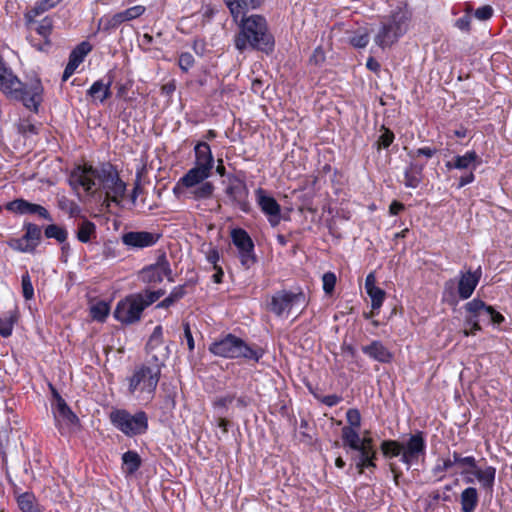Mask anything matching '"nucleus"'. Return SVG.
<instances>
[{
	"label": "nucleus",
	"mask_w": 512,
	"mask_h": 512,
	"mask_svg": "<svg viewBox=\"0 0 512 512\" xmlns=\"http://www.w3.org/2000/svg\"><path fill=\"white\" fill-rule=\"evenodd\" d=\"M455 27L463 32H470L471 30V15L467 12L455 21Z\"/></svg>",
	"instance_id": "13d9d810"
},
{
	"label": "nucleus",
	"mask_w": 512,
	"mask_h": 512,
	"mask_svg": "<svg viewBox=\"0 0 512 512\" xmlns=\"http://www.w3.org/2000/svg\"><path fill=\"white\" fill-rule=\"evenodd\" d=\"M436 153H437V149H435V148L423 147V148L417 149L414 152V156H425L427 158H431Z\"/></svg>",
	"instance_id": "0e129e2a"
},
{
	"label": "nucleus",
	"mask_w": 512,
	"mask_h": 512,
	"mask_svg": "<svg viewBox=\"0 0 512 512\" xmlns=\"http://www.w3.org/2000/svg\"><path fill=\"white\" fill-rule=\"evenodd\" d=\"M95 232V224L89 220H84L79 224L77 239L82 243H87L90 241L91 236L94 235Z\"/></svg>",
	"instance_id": "e433bc0d"
},
{
	"label": "nucleus",
	"mask_w": 512,
	"mask_h": 512,
	"mask_svg": "<svg viewBox=\"0 0 512 512\" xmlns=\"http://www.w3.org/2000/svg\"><path fill=\"white\" fill-rule=\"evenodd\" d=\"M143 310L142 298L135 294L118 303L114 316L120 322L130 324L140 319Z\"/></svg>",
	"instance_id": "f8f14e48"
},
{
	"label": "nucleus",
	"mask_w": 512,
	"mask_h": 512,
	"mask_svg": "<svg viewBox=\"0 0 512 512\" xmlns=\"http://www.w3.org/2000/svg\"><path fill=\"white\" fill-rule=\"evenodd\" d=\"M494 10L490 5H484L477 8L474 16L481 21H487L493 16Z\"/></svg>",
	"instance_id": "4d7b16f0"
},
{
	"label": "nucleus",
	"mask_w": 512,
	"mask_h": 512,
	"mask_svg": "<svg viewBox=\"0 0 512 512\" xmlns=\"http://www.w3.org/2000/svg\"><path fill=\"white\" fill-rule=\"evenodd\" d=\"M146 11L145 6L143 5H135L132 7H129L123 11H120V15L123 19V22L132 21L134 19H137L141 17Z\"/></svg>",
	"instance_id": "a19ab883"
},
{
	"label": "nucleus",
	"mask_w": 512,
	"mask_h": 512,
	"mask_svg": "<svg viewBox=\"0 0 512 512\" xmlns=\"http://www.w3.org/2000/svg\"><path fill=\"white\" fill-rule=\"evenodd\" d=\"M0 90L9 99L20 101L34 112L42 102L43 87L38 78L22 82L9 66H0Z\"/></svg>",
	"instance_id": "f03ea898"
},
{
	"label": "nucleus",
	"mask_w": 512,
	"mask_h": 512,
	"mask_svg": "<svg viewBox=\"0 0 512 512\" xmlns=\"http://www.w3.org/2000/svg\"><path fill=\"white\" fill-rule=\"evenodd\" d=\"M383 129H384V132H383V134L380 135V137L377 141L378 149L388 148L394 140L393 132L384 127H383Z\"/></svg>",
	"instance_id": "5fc2aeb1"
},
{
	"label": "nucleus",
	"mask_w": 512,
	"mask_h": 512,
	"mask_svg": "<svg viewBox=\"0 0 512 512\" xmlns=\"http://www.w3.org/2000/svg\"><path fill=\"white\" fill-rule=\"evenodd\" d=\"M322 403H324L327 406H335L341 401V397L338 395H327L322 398Z\"/></svg>",
	"instance_id": "338daca9"
},
{
	"label": "nucleus",
	"mask_w": 512,
	"mask_h": 512,
	"mask_svg": "<svg viewBox=\"0 0 512 512\" xmlns=\"http://www.w3.org/2000/svg\"><path fill=\"white\" fill-rule=\"evenodd\" d=\"M196 166L211 172L213 156L210 146L206 142H200L195 146Z\"/></svg>",
	"instance_id": "393cba45"
},
{
	"label": "nucleus",
	"mask_w": 512,
	"mask_h": 512,
	"mask_svg": "<svg viewBox=\"0 0 512 512\" xmlns=\"http://www.w3.org/2000/svg\"><path fill=\"white\" fill-rule=\"evenodd\" d=\"M14 325V319L12 316L0 318V335L2 337H8L11 335Z\"/></svg>",
	"instance_id": "603ef678"
},
{
	"label": "nucleus",
	"mask_w": 512,
	"mask_h": 512,
	"mask_svg": "<svg viewBox=\"0 0 512 512\" xmlns=\"http://www.w3.org/2000/svg\"><path fill=\"white\" fill-rule=\"evenodd\" d=\"M343 445L348 446L355 451L352 461L355 463L358 472L362 474L365 468H375L376 451L374 441L365 431L363 438H360L358 429L353 427H343L342 431Z\"/></svg>",
	"instance_id": "39448f33"
},
{
	"label": "nucleus",
	"mask_w": 512,
	"mask_h": 512,
	"mask_svg": "<svg viewBox=\"0 0 512 512\" xmlns=\"http://www.w3.org/2000/svg\"><path fill=\"white\" fill-rule=\"evenodd\" d=\"M184 336L187 341V345L190 351L194 349V339L190 330V325L188 322L183 323Z\"/></svg>",
	"instance_id": "e2e57ef3"
},
{
	"label": "nucleus",
	"mask_w": 512,
	"mask_h": 512,
	"mask_svg": "<svg viewBox=\"0 0 512 512\" xmlns=\"http://www.w3.org/2000/svg\"><path fill=\"white\" fill-rule=\"evenodd\" d=\"M109 310L108 304L100 301L91 306L90 312L94 320L103 321L108 316Z\"/></svg>",
	"instance_id": "79ce46f5"
},
{
	"label": "nucleus",
	"mask_w": 512,
	"mask_h": 512,
	"mask_svg": "<svg viewBox=\"0 0 512 512\" xmlns=\"http://www.w3.org/2000/svg\"><path fill=\"white\" fill-rule=\"evenodd\" d=\"M159 240V235L148 231H131L123 234L122 242L132 248L153 246Z\"/></svg>",
	"instance_id": "f3484780"
},
{
	"label": "nucleus",
	"mask_w": 512,
	"mask_h": 512,
	"mask_svg": "<svg viewBox=\"0 0 512 512\" xmlns=\"http://www.w3.org/2000/svg\"><path fill=\"white\" fill-rule=\"evenodd\" d=\"M231 13L235 16L244 13V9L256 8L260 5L261 0H225Z\"/></svg>",
	"instance_id": "473e14b6"
},
{
	"label": "nucleus",
	"mask_w": 512,
	"mask_h": 512,
	"mask_svg": "<svg viewBox=\"0 0 512 512\" xmlns=\"http://www.w3.org/2000/svg\"><path fill=\"white\" fill-rule=\"evenodd\" d=\"M348 425L346 427H353L359 429L361 426V415L358 409H349L346 413Z\"/></svg>",
	"instance_id": "3c124183"
},
{
	"label": "nucleus",
	"mask_w": 512,
	"mask_h": 512,
	"mask_svg": "<svg viewBox=\"0 0 512 512\" xmlns=\"http://www.w3.org/2000/svg\"><path fill=\"white\" fill-rule=\"evenodd\" d=\"M479 277V275L472 273L471 271L462 274L458 284L459 296L462 299H468L472 295L478 284Z\"/></svg>",
	"instance_id": "5701e85b"
},
{
	"label": "nucleus",
	"mask_w": 512,
	"mask_h": 512,
	"mask_svg": "<svg viewBox=\"0 0 512 512\" xmlns=\"http://www.w3.org/2000/svg\"><path fill=\"white\" fill-rule=\"evenodd\" d=\"M481 164V158L475 151H468L464 155H457L447 161L445 166L448 170H469L474 171Z\"/></svg>",
	"instance_id": "6ab92c4d"
},
{
	"label": "nucleus",
	"mask_w": 512,
	"mask_h": 512,
	"mask_svg": "<svg viewBox=\"0 0 512 512\" xmlns=\"http://www.w3.org/2000/svg\"><path fill=\"white\" fill-rule=\"evenodd\" d=\"M17 503L22 512H40L36 504L35 496L25 492L18 496Z\"/></svg>",
	"instance_id": "f704fd0d"
},
{
	"label": "nucleus",
	"mask_w": 512,
	"mask_h": 512,
	"mask_svg": "<svg viewBox=\"0 0 512 512\" xmlns=\"http://www.w3.org/2000/svg\"><path fill=\"white\" fill-rule=\"evenodd\" d=\"M306 303V296L303 292L293 293L282 290L272 296L269 310L277 316H281L284 313H290L293 309H303Z\"/></svg>",
	"instance_id": "9d476101"
},
{
	"label": "nucleus",
	"mask_w": 512,
	"mask_h": 512,
	"mask_svg": "<svg viewBox=\"0 0 512 512\" xmlns=\"http://www.w3.org/2000/svg\"><path fill=\"white\" fill-rule=\"evenodd\" d=\"M163 331L161 326H156L147 343L148 352L151 353L162 344Z\"/></svg>",
	"instance_id": "09e8293b"
},
{
	"label": "nucleus",
	"mask_w": 512,
	"mask_h": 512,
	"mask_svg": "<svg viewBox=\"0 0 512 512\" xmlns=\"http://www.w3.org/2000/svg\"><path fill=\"white\" fill-rule=\"evenodd\" d=\"M235 44L239 50L250 46L253 49L270 54L274 51L275 40L268 31L266 19L260 15H252L242 20L241 33Z\"/></svg>",
	"instance_id": "7ed1b4c3"
},
{
	"label": "nucleus",
	"mask_w": 512,
	"mask_h": 512,
	"mask_svg": "<svg viewBox=\"0 0 512 512\" xmlns=\"http://www.w3.org/2000/svg\"><path fill=\"white\" fill-rule=\"evenodd\" d=\"M452 464H458L464 469H475L476 468V459L473 456L462 457L458 452L453 453Z\"/></svg>",
	"instance_id": "49530a36"
},
{
	"label": "nucleus",
	"mask_w": 512,
	"mask_h": 512,
	"mask_svg": "<svg viewBox=\"0 0 512 512\" xmlns=\"http://www.w3.org/2000/svg\"><path fill=\"white\" fill-rule=\"evenodd\" d=\"M69 184L74 190L82 188L87 194L94 195L98 190L104 192L103 205L110 206L113 202L119 205L125 196L126 184L111 164H103L100 168L92 165H78L69 175Z\"/></svg>",
	"instance_id": "f257e3e1"
},
{
	"label": "nucleus",
	"mask_w": 512,
	"mask_h": 512,
	"mask_svg": "<svg viewBox=\"0 0 512 512\" xmlns=\"http://www.w3.org/2000/svg\"><path fill=\"white\" fill-rule=\"evenodd\" d=\"M257 199L261 210L269 217L270 224L277 226L280 222V205L273 197L266 195L261 188L257 190Z\"/></svg>",
	"instance_id": "a211bd4d"
},
{
	"label": "nucleus",
	"mask_w": 512,
	"mask_h": 512,
	"mask_svg": "<svg viewBox=\"0 0 512 512\" xmlns=\"http://www.w3.org/2000/svg\"><path fill=\"white\" fill-rule=\"evenodd\" d=\"M370 41V36L367 32L364 31H357L353 33V35L349 38V43L354 48H364L368 45Z\"/></svg>",
	"instance_id": "a18cd8bd"
},
{
	"label": "nucleus",
	"mask_w": 512,
	"mask_h": 512,
	"mask_svg": "<svg viewBox=\"0 0 512 512\" xmlns=\"http://www.w3.org/2000/svg\"><path fill=\"white\" fill-rule=\"evenodd\" d=\"M58 4L54 0H39L34 6L24 14L25 24L28 29L35 25V18L56 7Z\"/></svg>",
	"instance_id": "412c9836"
},
{
	"label": "nucleus",
	"mask_w": 512,
	"mask_h": 512,
	"mask_svg": "<svg viewBox=\"0 0 512 512\" xmlns=\"http://www.w3.org/2000/svg\"><path fill=\"white\" fill-rule=\"evenodd\" d=\"M219 252L216 249H211L207 253V260L209 263L214 265V268H217V262L219 261Z\"/></svg>",
	"instance_id": "774afa93"
},
{
	"label": "nucleus",
	"mask_w": 512,
	"mask_h": 512,
	"mask_svg": "<svg viewBox=\"0 0 512 512\" xmlns=\"http://www.w3.org/2000/svg\"><path fill=\"white\" fill-rule=\"evenodd\" d=\"M485 489H492L495 481L496 469L489 466L485 469L475 468L471 471Z\"/></svg>",
	"instance_id": "c85d7f7f"
},
{
	"label": "nucleus",
	"mask_w": 512,
	"mask_h": 512,
	"mask_svg": "<svg viewBox=\"0 0 512 512\" xmlns=\"http://www.w3.org/2000/svg\"><path fill=\"white\" fill-rule=\"evenodd\" d=\"M461 506L463 512H473L478 504V493L474 487H468L461 493Z\"/></svg>",
	"instance_id": "c756f323"
},
{
	"label": "nucleus",
	"mask_w": 512,
	"mask_h": 512,
	"mask_svg": "<svg viewBox=\"0 0 512 512\" xmlns=\"http://www.w3.org/2000/svg\"><path fill=\"white\" fill-rule=\"evenodd\" d=\"M92 49L93 45L89 41L84 40L80 42L71 51L67 64H81L84 62L86 56L92 51Z\"/></svg>",
	"instance_id": "cd10ccee"
},
{
	"label": "nucleus",
	"mask_w": 512,
	"mask_h": 512,
	"mask_svg": "<svg viewBox=\"0 0 512 512\" xmlns=\"http://www.w3.org/2000/svg\"><path fill=\"white\" fill-rule=\"evenodd\" d=\"M173 282L172 270L165 257H161L156 264L143 269L140 273V279L144 283H160L163 279Z\"/></svg>",
	"instance_id": "2eb2a0df"
},
{
	"label": "nucleus",
	"mask_w": 512,
	"mask_h": 512,
	"mask_svg": "<svg viewBox=\"0 0 512 512\" xmlns=\"http://www.w3.org/2000/svg\"><path fill=\"white\" fill-rule=\"evenodd\" d=\"M142 298V306L145 309L147 306L157 301V295L154 291L146 290L143 293H138Z\"/></svg>",
	"instance_id": "bf43d9fd"
},
{
	"label": "nucleus",
	"mask_w": 512,
	"mask_h": 512,
	"mask_svg": "<svg viewBox=\"0 0 512 512\" xmlns=\"http://www.w3.org/2000/svg\"><path fill=\"white\" fill-rule=\"evenodd\" d=\"M466 311L478 322L500 324L504 321V317L492 306H487L483 301L473 299L465 305Z\"/></svg>",
	"instance_id": "4468645a"
},
{
	"label": "nucleus",
	"mask_w": 512,
	"mask_h": 512,
	"mask_svg": "<svg viewBox=\"0 0 512 512\" xmlns=\"http://www.w3.org/2000/svg\"><path fill=\"white\" fill-rule=\"evenodd\" d=\"M210 176V171L195 166L190 169L179 181L183 186L187 188H193L196 185L203 183L205 179Z\"/></svg>",
	"instance_id": "b1692460"
},
{
	"label": "nucleus",
	"mask_w": 512,
	"mask_h": 512,
	"mask_svg": "<svg viewBox=\"0 0 512 512\" xmlns=\"http://www.w3.org/2000/svg\"><path fill=\"white\" fill-rule=\"evenodd\" d=\"M35 31L43 38V46L51 44L50 36L53 31V19L50 16L44 17L40 22H36Z\"/></svg>",
	"instance_id": "7c9ffc66"
},
{
	"label": "nucleus",
	"mask_w": 512,
	"mask_h": 512,
	"mask_svg": "<svg viewBox=\"0 0 512 512\" xmlns=\"http://www.w3.org/2000/svg\"><path fill=\"white\" fill-rule=\"evenodd\" d=\"M123 19L120 15V12L109 15L106 14L102 16L98 21V30L103 31L105 33H111L115 31L123 24Z\"/></svg>",
	"instance_id": "bb28decb"
},
{
	"label": "nucleus",
	"mask_w": 512,
	"mask_h": 512,
	"mask_svg": "<svg viewBox=\"0 0 512 512\" xmlns=\"http://www.w3.org/2000/svg\"><path fill=\"white\" fill-rule=\"evenodd\" d=\"M209 351L219 357L230 359L243 358L253 360L256 363L263 356L261 348L250 346L233 334H227L222 339L213 342L209 347Z\"/></svg>",
	"instance_id": "423d86ee"
},
{
	"label": "nucleus",
	"mask_w": 512,
	"mask_h": 512,
	"mask_svg": "<svg viewBox=\"0 0 512 512\" xmlns=\"http://www.w3.org/2000/svg\"><path fill=\"white\" fill-rule=\"evenodd\" d=\"M381 450L383 455L388 458L402 456L403 445L400 441L396 440H384L381 443Z\"/></svg>",
	"instance_id": "c9c22d12"
},
{
	"label": "nucleus",
	"mask_w": 512,
	"mask_h": 512,
	"mask_svg": "<svg viewBox=\"0 0 512 512\" xmlns=\"http://www.w3.org/2000/svg\"><path fill=\"white\" fill-rule=\"evenodd\" d=\"M5 209L19 215L34 214L49 221L53 220L50 213L45 207L39 204L30 203L21 198L8 202L5 205Z\"/></svg>",
	"instance_id": "dca6fc26"
},
{
	"label": "nucleus",
	"mask_w": 512,
	"mask_h": 512,
	"mask_svg": "<svg viewBox=\"0 0 512 512\" xmlns=\"http://www.w3.org/2000/svg\"><path fill=\"white\" fill-rule=\"evenodd\" d=\"M152 358L156 362L154 365L137 366L132 375L127 378L129 393L141 400L149 401L153 398L160 379L165 354L161 358L153 354Z\"/></svg>",
	"instance_id": "20e7f679"
},
{
	"label": "nucleus",
	"mask_w": 512,
	"mask_h": 512,
	"mask_svg": "<svg viewBox=\"0 0 512 512\" xmlns=\"http://www.w3.org/2000/svg\"><path fill=\"white\" fill-rule=\"evenodd\" d=\"M423 177V165L411 163L404 173V185L408 188H416Z\"/></svg>",
	"instance_id": "a878e982"
},
{
	"label": "nucleus",
	"mask_w": 512,
	"mask_h": 512,
	"mask_svg": "<svg viewBox=\"0 0 512 512\" xmlns=\"http://www.w3.org/2000/svg\"><path fill=\"white\" fill-rule=\"evenodd\" d=\"M323 290L326 294H331L335 288L336 276L332 272H326L323 277Z\"/></svg>",
	"instance_id": "864d4df0"
},
{
	"label": "nucleus",
	"mask_w": 512,
	"mask_h": 512,
	"mask_svg": "<svg viewBox=\"0 0 512 512\" xmlns=\"http://www.w3.org/2000/svg\"><path fill=\"white\" fill-rule=\"evenodd\" d=\"M401 444L403 445L401 461L408 468L425 457L426 442L422 432L411 434L406 441H401Z\"/></svg>",
	"instance_id": "9b49d317"
},
{
	"label": "nucleus",
	"mask_w": 512,
	"mask_h": 512,
	"mask_svg": "<svg viewBox=\"0 0 512 512\" xmlns=\"http://www.w3.org/2000/svg\"><path fill=\"white\" fill-rule=\"evenodd\" d=\"M206 42L203 39H196L193 42V50L195 54H197L200 57H203L206 55L207 52H210L207 50Z\"/></svg>",
	"instance_id": "052dcab7"
},
{
	"label": "nucleus",
	"mask_w": 512,
	"mask_h": 512,
	"mask_svg": "<svg viewBox=\"0 0 512 512\" xmlns=\"http://www.w3.org/2000/svg\"><path fill=\"white\" fill-rule=\"evenodd\" d=\"M25 234L24 237L29 243H35V246L38 244V241L41 238V229L39 226L33 223L25 224Z\"/></svg>",
	"instance_id": "c03bdc74"
},
{
	"label": "nucleus",
	"mask_w": 512,
	"mask_h": 512,
	"mask_svg": "<svg viewBox=\"0 0 512 512\" xmlns=\"http://www.w3.org/2000/svg\"><path fill=\"white\" fill-rule=\"evenodd\" d=\"M475 176L473 171H469L468 173H465L462 175L459 179L458 188H462L466 186L467 184H470L474 181Z\"/></svg>",
	"instance_id": "69168bd1"
},
{
	"label": "nucleus",
	"mask_w": 512,
	"mask_h": 512,
	"mask_svg": "<svg viewBox=\"0 0 512 512\" xmlns=\"http://www.w3.org/2000/svg\"><path fill=\"white\" fill-rule=\"evenodd\" d=\"M111 84V79H109L107 83H104L102 80L96 81L88 90V94L91 97L99 99L101 102H103L110 96Z\"/></svg>",
	"instance_id": "2f4dec72"
},
{
	"label": "nucleus",
	"mask_w": 512,
	"mask_h": 512,
	"mask_svg": "<svg viewBox=\"0 0 512 512\" xmlns=\"http://www.w3.org/2000/svg\"><path fill=\"white\" fill-rule=\"evenodd\" d=\"M190 189V194L195 200L208 199L213 195L214 185L211 182H203Z\"/></svg>",
	"instance_id": "72a5a7b5"
},
{
	"label": "nucleus",
	"mask_w": 512,
	"mask_h": 512,
	"mask_svg": "<svg viewBox=\"0 0 512 512\" xmlns=\"http://www.w3.org/2000/svg\"><path fill=\"white\" fill-rule=\"evenodd\" d=\"M231 238L239 250L241 264L246 269L250 268L256 262V257L253 253L254 244L251 237L245 230L238 228L232 230Z\"/></svg>",
	"instance_id": "ddd939ff"
},
{
	"label": "nucleus",
	"mask_w": 512,
	"mask_h": 512,
	"mask_svg": "<svg viewBox=\"0 0 512 512\" xmlns=\"http://www.w3.org/2000/svg\"><path fill=\"white\" fill-rule=\"evenodd\" d=\"M225 192L227 196H229L232 201L236 202L243 211L247 210L246 199L248 195V190L245 183L242 180L236 177L229 178V183Z\"/></svg>",
	"instance_id": "aec40b11"
},
{
	"label": "nucleus",
	"mask_w": 512,
	"mask_h": 512,
	"mask_svg": "<svg viewBox=\"0 0 512 512\" xmlns=\"http://www.w3.org/2000/svg\"><path fill=\"white\" fill-rule=\"evenodd\" d=\"M122 461L126 466L128 474H133L134 472H136L141 465L140 456L135 451L125 452L122 456Z\"/></svg>",
	"instance_id": "4c0bfd02"
},
{
	"label": "nucleus",
	"mask_w": 512,
	"mask_h": 512,
	"mask_svg": "<svg viewBox=\"0 0 512 512\" xmlns=\"http://www.w3.org/2000/svg\"><path fill=\"white\" fill-rule=\"evenodd\" d=\"M367 294L371 298V307H372V309L373 310H378L382 306V304H383V301H384V298H385V291L382 290L379 287L369 288V290H367Z\"/></svg>",
	"instance_id": "37998d69"
},
{
	"label": "nucleus",
	"mask_w": 512,
	"mask_h": 512,
	"mask_svg": "<svg viewBox=\"0 0 512 512\" xmlns=\"http://www.w3.org/2000/svg\"><path fill=\"white\" fill-rule=\"evenodd\" d=\"M9 246L14 249L21 252H31L35 249V243H29L25 239V237H21L18 239H12L9 242Z\"/></svg>",
	"instance_id": "de8ad7c7"
},
{
	"label": "nucleus",
	"mask_w": 512,
	"mask_h": 512,
	"mask_svg": "<svg viewBox=\"0 0 512 512\" xmlns=\"http://www.w3.org/2000/svg\"><path fill=\"white\" fill-rule=\"evenodd\" d=\"M52 393L55 398V406L53 408L54 419L56 426L61 434H66L74 431L79 426V418L70 409L65 400L60 396L56 389L53 387Z\"/></svg>",
	"instance_id": "1a4fd4ad"
},
{
	"label": "nucleus",
	"mask_w": 512,
	"mask_h": 512,
	"mask_svg": "<svg viewBox=\"0 0 512 512\" xmlns=\"http://www.w3.org/2000/svg\"><path fill=\"white\" fill-rule=\"evenodd\" d=\"M21 285L24 298L31 300L34 296V288L28 272L22 275Z\"/></svg>",
	"instance_id": "8fccbe9b"
},
{
	"label": "nucleus",
	"mask_w": 512,
	"mask_h": 512,
	"mask_svg": "<svg viewBox=\"0 0 512 512\" xmlns=\"http://www.w3.org/2000/svg\"><path fill=\"white\" fill-rule=\"evenodd\" d=\"M411 14L406 9H397L381 22V26L374 38L375 43L381 48L391 47L408 30Z\"/></svg>",
	"instance_id": "0eeeda50"
},
{
	"label": "nucleus",
	"mask_w": 512,
	"mask_h": 512,
	"mask_svg": "<svg viewBox=\"0 0 512 512\" xmlns=\"http://www.w3.org/2000/svg\"><path fill=\"white\" fill-rule=\"evenodd\" d=\"M362 351L381 363H388L393 357L392 353L380 341H373L370 345L363 346Z\"/></svg>",
	"instance_id": "4be33fe9"
},
{
	"label": "nucleus",
	"mask_w": 512,
	"mask_h": 512,
	"mask_svg": "<svg viewBox=\"0 0 512 512\" xmlns=\"http://www.w3.org/2000/svg\"><path fill=\"white\" fill-rule=\"evenodd\" d=\"M44 233L47 238L56 239L59 243H64L68 236L67 231L56 224L48 225Z\"/></svg>",
	"instance_id": "ea45409f"
},
{
	"label": "nucleus",
	"mask_w": 512,
	"mask_h": 512,
	"mask_svg": "<svg viewBox=\"0 0 512 512\" xmlns=\"http://www.w3.org/2000/svg\"><path fill=\"white\" fill-rule=\"evenodd\" d=\"M452 466H453V464H452L451 459H449V458L443 459L441 464L438 463L437 465H435V467L433 468V472L435 475H438V474H441V473L447 471Z\"/></svg>",
	"instance_id": "680f3d73"
},
{
	"label": "nucleus",
	"mask_w": 512,
	"mask_h": 512,
	"mask_svg": "<svg viewBox=\"0 0 512 512\" xmlns=\"http://www.w3.org/2000/svg\"><path fill=\"white\" fill-rule=\"evenodd\" d=\"M465 324L466 326H469L470 329L465 328L463 330L464 336L474 335L476 331L481 330L480 322H478V319H475L470 315L466 317Z\"/></svg>",
	"instance_id": "6e6d98bb"
},
{
	"label": "nucleus",
	"mask_w": 512,
	"mask_h": 512,
	"mask_svg": "<svg viewBox=\"0 0 512 512\" xmlns=\"http://www.w3.org/2000/svg\"><path fill=\"white\" fill-rule=\"evenodd\" d=\"M185 294H186L185 286H182V285L177 286L171 291V293L164 300H162L157 305V307L158 308H168L171 305H173L174 303H176L177 301H179L180 299H182L185 296Z\"/></svg>",
	"instance_id": "58836bf2"
},
{
	"label": "nucleus",
	"mask_w": 512,
	"mask_h": 512,
	"mask_svg": "<svg viewBox=\"0 0 512 512\" xmlns=\"http://www.w3.org/2000/svg\"><path fill=\"white\" fill-rule=\"evenodd\" d=\"M109 419L128 437L144 434L148 429V416L144 411L131 414L125 409H115L110 412Z\"/></svg>",
	"instance_id": "6e6552de"
}]
</instances>
